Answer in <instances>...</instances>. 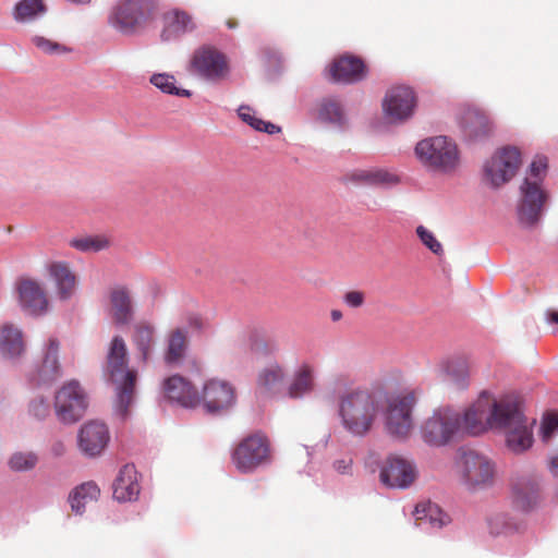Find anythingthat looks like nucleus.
Wrapping results in <instances>:
<instances>
[{
  "label": "nucleus",
  "instance_id": "37998d69",
  "mask_svg": "<svg viewBox=\"0 0 558 558\" xmlns=\"http://www.w3.org/2000/svg\"><path fill=\"white\" fill-rule=\"evenodd\" d=\"M416 234L422 241V243L426 247H428L434 254L441 255L444 253L442 245L440 244V242L424 226H418L416 228Z\"/></svg>",
  "mask_w": 558,
  "mask_h": 558
},
{
  "label": "nucleus",
  "instance_id": "7ed1b4c3",
  "mask_svg": "<svg viewBox=\"0 0 558 558\" xmlns=\"http://www.w3.org/2000/svg\"><path fill=\"white\" fill-rule=\"evenodd\" d=\"M547 171V158L537 156L530 166L520 190L521 198L518 206L519 221L523 226H534L542 215L547 194L542 187V181Z\"/></svg>",
  "mask_w": 558,
  "mask_h": 558
},
{
  "label": "nucleus",
  "instance_id": "f257e3e1",
  "mask_svg": "<svg viewBox=\"0 0 558 558\" xmlns=\"http://www.w3.org/2000/svg\"><path fill=\"white\" fill-rule=\"evenodd\" d=\"M106 369L116 385L114 410L118 415L125 418L134 401L137 374L135 371L128 369V349L120 336H116L109 345Z\"/></svg>",
  "mask_w": 558,
  "mask_h": 558
},
{
  "label": "nucleus",
  "instance_id": "603ef678",
  "mask_svg": "<svg viewBox=\"0 0 558 558\" xmlns=\"http://www.w3.org/2000/svg\"><path fill=\"white\" fill-rule=\"evenodd\" d=\"M330 316L333 322H338L342 318V313L339 310H332Z\"/></svg>",
  "mask_w": 558,
  "mask_h": 558
},
{
  "label": "nucleus",
  "instance_id": "393cba45",
  "mask_svg": "<svg viewBox=\"0 0 558 558\" xmlns=\"http://www.w3.org/2000/svg\"><path fill=\"white\" fill-rule=\"evenodd\" d=\"M49 275L53 280L56 293L59 300H70L76 291L77 278L64 262H53L48 267Z\"/></svg>",
  "mask_w": 558,
  "mask_h": 558
},
{
  "label": "nucleus",
  "instance_id": "2f4dec72",
  "mask_svg": "<svg viewBox=\"0 0 558 558\" xmlns=\"http://www.w3.org/2000/svg\"><path fill=\"white\" fill-rule=\"evenodd\" d=\"M286 379V371L278 363H271L264 367L257 377L258 388L268 393L276 392Z\"/></svg>",
  "mask_w": 558,
  "mask_h": 558
},
{
  "label": "nucleus",
  "instance_id": "4be33fe9",
  "mask_svg": "<svg viewBox=\"0 0 558 558\" xmlns=\"http://www.w3.org/2000/svg\"><path fill=\"white\" fill-rule=\"evenodd\" d=\"M166 398L184 408H194L199 402V396L194 386L185 378L174 375L163 383Z\"/></svg>",
  "mask_w": 558,
  "mask_h": 558
},
{
  "label": "nucleus",
  "instance_id": "a211bd4d",
  "mask_svg": "<svg viewBox=\"0 0 558 558\" xmlns=\"http://www.w3.org/2000/svg\"><path fill=\"white\" fill-rule=\"evenodd\" d=\"M60 342L56 338H50L43 350V357L31 373V381L36 385H47L57 380L61 376V365L59 363Z\"/></svg>",
  "mask_w": 558,
  "mask_h": 558
},
{
  "label": "nucleus",
  "instance_id": "20e7f679",
  "mask_svg": "<svg viewBox=\"0 0 558 558\" xmlns=\"http://www.w3.org/2000/svg\"><path fill=\"white\" fill-rule=\"evenodd\" d=\"M511 396L499 399L483 392L478 399L470 405L463 417L464 428L471 435H478L487 428H497L500 425L504 413L508 408Z\"/></svg>",
  "mask_w": 558,
  "mask_h": 558
},
{
  "label": "nucleus",
  "instance_id": "dca6fc26",
  "mask_svg": "<svg viewBox=\"0 0 558 558\" xmlns=\"http://www.w3.org/2000/svg\"><path fill=\"white\" fill-rule=\"evenodd\" d=\"M415 105V95L407 86L390 88L383 100L385 116L393 123L408 120L413 114Z\"/></svg>",
  "mask_w": 558,
  "mask_h": 558
},
{
  "label": "nucleus",
  "instance_id": "a878e982",
  "mask_svg": "<svg viewBox=\"0 0 558 558\" xmlns=\"http://www.w3.org/2000/svg\"><path fill=\"white\" fill-rule=\"evenodd\" d=\"M113 497L118 501L135 500L140 494L137 471L133 464H125L121 468L114 483Z\"/></svg>",
  "mask_w": 558,
  "mask_h": 558
},
{
  "label": "nucleus",
  "instance_id": "4468645a",
  "mask_svg": "<svg viewBox=\"0 0 558 558\" xmlns=\"http://www.w3.org/2000/svg\"><path fill=\"white\" fill-rule=\"evenodd\" d=\"M521 165V154L515 147H506L494 155L485 165V181L499 187L511 180Z\"/></svg>",
  "mask_w": 558,
  "mask_h": 558
},
{
  "label": "nucleus",
  "instance_id": "b1692460",
  "mask_svg": "<svg viewBox=\"0 0 558 558\" xmlns=\"http://www.w3.org/2000/svg\"><path fill=\"white\" fill-rule=\"evenodd\" d=\"M19 299L22 308L32 315L44 314L48 308L47 294L36 280L25 279L20 282Z\"/></svg>",
  "mask_w": 558,
  "mask_h": 558
},
{
  "label": "nucleus",
  "instance_id": "72a5a7b5",
  "mask_svg": "<svg viewBox=\"0 0 558 558\" xmlns=\"http://www.w3.org/2000/svg\"><path fill=\"white\" fill-rule=\"evenodd\" d=\"M415 521L418 525L429 524L432 527H441L447 523L448 517L433 502H422L415 507Z\"/></svg>",
  "mask_w": 558,
  "mask_h": 558
},
{
  "label": "nucleus",
  "instance_id": "c03bdc74",
  "mask_svg": "<svg viewBox=\"0 0 558 558\" xmlns=\"http://www.w3.org/2000/svg\"><path fill=\"white\" fill-rule=\"evenodd\" d=\"M32 41L44 53L59 54L66 51L65 47L41 36H35Z\"/></svg>",
  "mask_w": 558,
  "mask_h": 558
},
{
  "label": "nucleus",
  "instance_id": "bb28decb",
  "mask_svg": "<svg viewBox=\"0 0 558 558\" xmlns=\"http://www.w3.org/2000/svg\"><path fill=\"white\" fill-rule=\"evenodd\" d=\"M315 388V367L303 362L293 373L292 379L288 386V395L293 399L301 398L311 393Z\"/></svg>",
  "mask_w": 558,
  "mask_h": 558
},
{
  "label": "nucleus",
  "instance_id": "58836bf2",
  "mask_svg": "<svg viewBox=\"0 0 558 558\" xmlns=\"http://www.w3.org/2000/svg\"><path fill=\"white\" fill-rule=\"evenodd\" d=\"M70 245L81 252H99L110 246V240L105 235H88L73 239Z\"/></svg>",
  "mask_w": 558,
  "mask_h": 558
},
{
  "label": "nucleus",
  "instance_id": "0eeeda50",
  "mask_svg": "<svg viewBox=\"0 0 558 558\" xmlns=\"http://www.w3.org/2000/svg\"><path fill=\"white\" fill-rule=\"evenodd\" d=\"M508 408L496 429L504 432L506 445L512 452L522 453L533 445L532 423L527 422L513 397H511Z\"/></svg>",
  "mask_w": 558,
  "mask_h": 558
},
{
  "label": "nucleus",
  "instance_id": "412c9836",
  "mask_svg": "<svg viewBox=\"0 0 558 558\" xmlns=\"http://www.w3.org/2000/svg\"><path fill=\"white\" fill-rule=\"evenodd\" d=\"M108 314L116 325H128L133 319L134 308L131 291L117 284L108 290Z\"/></svg>",
  "mask_w": 558,
  "mask_h": 558
},
{
  "label": "nucleus",
  "instance_id": "473e14b6",
  "mask_svg": "<svg viewBox=\"0 0 558 558\" xmlns=\"http://www.w3.org/2000/svg\"><path fill=\"white\" fill-rule=\"evenodd\" d=\"M100 489L94 482H86L77 486L70 495V504L73 511L83 513L86 505L96 501Z\"/></svg>",
  "mask_w": 558,
  "mask_h": 558
},
{
  "label": "nucleus",
  "instance_id": "c756f323",
  "mask_svg": "<svg viewBox=\"0 0 558 558\" xmlns=\"http://www.w3.org/2000/svg\"><path fill=\"white\" fill-rule=\"evenodd\" d=\"M345 180L363 185H388L398 183V177L379 168L355 169L345 174Z\"/></svg>",
  "mask_w": 558,
  "mask_h": 558
},
{
  "label": "nucleus",
  "instance_id": "09e8293b",
  "mask_svg": "<svg viewBox=\"0 0 558 558\" xmlns=\"http://www.w3.org/2000/svg\"><path fill=\"white\" fill-rule=\"evenodd\" d=\"M351 465L352 459L349 458L339 459L333 462V469L340 474L348 473L351 469Z\"/></svg>",
  "mask_w": 558,
  "mask_h": 558
},
{
  "label": "nucleus",
  "instance_id": "864d4df0",
  "mask_svg": "<svg viewBox=\"0 0 558 558\" xmlns=\"http://www.w3.org/2000/svg\"><path fill=\"white\" fill-rule=\"evenodd\" d=\"M236 25H238V22L235 20H233V19H230V20L227 21V26L229 28H235Z\"/></svg>",
  "mask_w": 558,
  "mask_h": 558
},
{
  "label": "nucleus",
  "instance_id": "f704fd0d",
  "mask_svg": "<svg viewBox=\"0 0 558 558\" xmlns=\"http://www.w3.org/2000/svg\"><path fill=\"white\" fill-rule=\"evenodd\" d=\"M317 119L324 123L343 125L344 113L340 102L331 97L324 98L317 106Z\"/></svg>",
  "mask_w": 558,
  "mask_h": 558
},
{
  "label": "nucleus",
  "instance_id": "e433bc0d",
  "mask_svg": "<svg viewBox=\"0 0 558 558\" xmlns=\"http://www.w3.org/2000/svg\"><path fill=\"white\" fill-rule=\"evenodd\" d=\"M46 12V7L43 0H21L13 10L15 21L25 23L33 21Z\"/></svg>",
  "mask_w": 558,
  "mask_h": 558
},
{
  "label": "nucleus",
  "instance_id": "8fccbe9b",
  "mask_svg": "<svg viewBox=\"0 0 558 558\" xmlns=\"http://www.w3.org/2000/svg\"><path fill=\"white\" fill-rule=\"evenodd\" d=\"M548 469L554 476L558 477V449L550 456Z\"/></svg>",
  "mask_w": 558,
  "mask_h": 558
},
{
  "label": "nucleus",
  "instance_id": "6ab92c4d",
  "mask_svg": "<svg viewBox=\"0 0 558 558\" xmlns=\"http://www.w3.org/2000/svg\"><path fill=\"white\" fill-rule=\"evenodd\" d=\"M511 501L522 511H530L541 500V486L534 475H517L511 480Z\"/></svg>",
  "mask_w": 558,
  "mask_h": 558
},
{
  "label": "nucleus",
  "instance_id": "9d476101",
  "mask_svg": "<svg viewBox=\"0 0 558 558\" xmlns=\"http://www.w3.org/2000/svg\"><path fill=\"white\" fill-rule=\"evenodd\" d=\"M269 461V441L262 433L243 438L232 452V462L242 473H251Z\"/></svg>",
  "mask_w": 558,
  "mask_h": 558
},
{
  "label": "nucleus",
  "instance_id": "4c0bfd02",
  "mask_svg": "<svg viewBox=\"0 0 558 558\" xmlns=\"http://www.w3.org/2000/svg\"><path fill=\"white\" fill-rule=\"evenodd\" d=\"M154 327L147 324H138L135 327L133 341L142 354V360L146 362L149 357L154 343Z\"/></svg>",
  "mask_w": 558,
  "mask_h": 558
},
{
  "label": "nucleus",
  "instance_id": "f3484780",
  "mask_svg": "<svg viewBox=\"0 0 558 558\" xmlns=\"http://www.w3.org/2000/svg\"><path fill=\"white\" fill-rule=\"evenodd\" d=\"M417 475L414 464L401 457H389L380 470V481L391 488H408Z\"/></svg>",
  "mask_w": 558,
  "mask_h": 558
},
{
  "label": "nucleus",
  "instance_id": "49530a36",
  "mask_svg": "<svg viewBox=\"0 0 558 558\" xmlns=\"http://www.w3.org/2000/svg\"><path fill=\"white\" fill-rule=\"evenodd\" d=\"M29 412L37 418H45L50 413V405L44 399L34 400L29 405Z\"/></svg>",
  "mask_w": 558,
  "mask_h": 558
},
{
  "label": "nucleus",
  "instance_id": "f8f14e48",
  "mask_svg": "<svg viewBox=\"0 0 558 558\" xmlns=\"http://www.w3.org/2000/svg\"><path fill=\"white\" fill-rule=\"evenodd\" d=\"M87 404L86 393L75 380L64 384L56 393V414L63 423L78 421L84 415Z\"/></svg>",
  "mask_w": 558,
  "mask_h": 558
},
{
  "label": "nucleus",
  "instance_id": "7c9ffc66",
  "mask_svg": "<svg viewBox=\"0 0 558 558\" xmlns=\"http://www.w3.org/2000/svg\"><path fill=\"white\" fill-rule=\"evenodd\" d=\"M165 27L161 33L163 40H170L194 29L195 24L189 13L173 10L163 16Z\"/></svg>",
  "mask_w": 558,
  "mask_h": 558
},
{
  "label": "nucleus",
  "instance_id": "ddd939ff",
  "mask_svg": "<svg viewBox=\"0 0 558 558\" xmlns=\"http://www.w3.org/2000/svg\"><path fill=\"white\" fill-rule=\"evenodd\" d=\"M191 71L208 81L219 82L228 77L229 62L221 51L205 46L193 53Z\"/></svg>",
  "mask_w": 558,
  "mask_h": 558
},
{
  "label": "nucleus",
  "instance_id": "1a4fd4ad",
  "mask_svg": "<svg viewBox=\"0 0 558 558\" xmlns=\"http://www.w3.org/2000/svg\"><path fill=\"white\" fill-rule=\"evenodd\" d=\"M460 475L468 489H484L494 485L496 465L487 456L469 450L461 456Z\"/></svg>",
  "mask_w": 558,
  "mask_h": 558
},
{
  "label": "nucleus",
  "instance_id": "2eb2a0df",
  "mask_svg": "<svg viewBox=\"0 0 558 558\" xmlns=\"http://www.w3.org/2000/svg\"><path fill=\"white\" fill-rule=\"evenodd\" d=\"M203 405L208 413H221L235 403V388L229 381L221 379H209L203 387Z\"/></svg>",
  "mask_w": 558,
  "mask_h": 558
},
{
  "label": "nucleus",
  "instance_id": "de8ad7c7",
  "mask_svg": "<svg viewBox=\"0 0 558 558\" xmlns=\"http://www.w3.org/2000/svg\"><path fill=\"white\" fill-rule=\"evenodd\" d=\"M343 302L353 308L361 307L365 302V294L359 290H352L343 295Z\"/></svg>",
  "mask_w": 558,
  "mask_h": 558
},
{
  "label": "nucleus",
  "instance_id": "6e6552de",
  "mask_svg": "<svg viewBox=\"0 0 558 558\" xmlns=\"http://www.w3.org/2000/svg\"><path fill=\"white\" fill-rule=\"evenodd\" d=\"M460 425V414L457 411L450 408H440L423 421L420 433L424 442L440 447L453 439Z\"/></svg>",
  "mask_w": 558,
  "mask_h": 558
},
{
  "label": "nucleus",
  "instance_id": "c9c22d12",
  "mask_svg": "<svg viewBox=\"0 0 558 558\" xmlns=\"http://www.w3.org/2000/svg\"><path fill=\"white\" fill-rule=\"evenodd\" d=\"M187 345L186 332L182 329H175L170 332L168 338V348L165 354V361L168 364L178 363L184 355Z\"/></svg>",
  "mask_w": 558,
  "mask_h": 558
},
{
  "label": "nucleus",
  "instance_id": "5701e85b",
  "mask_svg": "<svg viewBox=\"0 0 558 558\" xmlns=\"http://www.w3.org/2000/svg\"><path fill=\"white\" fill-rule=\"evenodd\" d=\"M329 74L335 82L355 83L366 76V65L361 58L344 54L330 64Z\"/></svg>",
  "mask_w": 558,
  "mask_h": 558
},
{
  "label": "nucleus",
  "instance_id": "3c124183",
  "mask_svg": "<svg viewBox=\"0 0 558 558\" xmlns=\"http://www.w3.org/2000/svg\"><path fill=\"white\" fill-rule=\"evenodd\" d=\"M546 318L549 323L558 324V311H547Z\"/></svg>",
  "mask_w": 558,
  "mask_h": 558
},
{
  "label": "nucleus",
  "instance_id": "c85d7f7f",
  "mask_svg": "<svg viewBox=\"0 0 558 558\" xmlns=\"http://www.w3.org/2000/svg\"><path fill=\"white\" fill-rule=\"evenodd\" d=\"M0 351L7 357H17L25 352L23 332L19 327L10 323L1 326Z\"/></svg>",
  "mask_w": 558,
  "mask_h": 558
},
{
  "label": "nucleus",
  "instance_id": "79ce46f5",
  "mask_svg": "<svg viewBox=\"0 0 558 558\" xmlns=\"http://www.w3.org/2000/svg\"><path fill=\"white\" fill-rule=\"evenodd\" d=\"M37 456L33 452H15L9 460V465L13 471H28L37 464Z\"/></svg>",
  "mask_w": 558,
  "mask_h": 558
},
{
  "label": "nucleus",
  "instance_id": "423d86ee",
  "mask_svg": "<svg viewBox=\"0 0 558 558\" xmlns=\"http://www.w3.org/2000/svg\"><path fill=\"white\" fill-rule=\"evenodd\" d=\"M415 154L424 166L444 172L453 170L459 162L457 145L447 136L422 140L415 146Z\"/></svg>",
  "mask_w": 558,
  "mask_h": 558
},
{
  "label": "nucleus",
  "instance_id": "a19ab883",
  "mask_svg": "<svg viewBox=\"0 0 558 558\" xmlns=\"http://www.w3.org/2000/svg\"><path fill=\"white\" fill-rule=\"evenodd\" d=\"M150 83L163 93L190 97L191 93L186 89H181L175 86V80L172 75L166 73L154 74L150 77Z\"/></svg>",
  "mask_w": 558,
  "mask_h": 558
},
{
  "label": "nucleus",
  "instance_id": "ea45409f",
  "mask_svg": "<svg viewBox=\"0 0 558 558\" xmlns=\"http://www.w3.org/2000/svg\"><path fill=\"white\" fill-rule=\"evenodd\" d=\"M238 114L243 122L257 131H264L268 134H274L280 131V128L277 125L255 117L250 107L241 106L238 110Z\"/></svg>",
  "mask_w": 558,
  "mask_h": 558
},
{
  "label": "nucleus",
  "instance_id": "a18cd8bd",
  "mask_svg": "<svg viewBox=\"0 0 558 558\" xmlns=\"http://www.w3.org/2000/svg\"><path fill=\"white\" fill-rule=\"evenodd\" d=\"M558 432V414L550 413L546 415L542 423V440L548 442Z\"/></svg>",
  "mask_w": 558,
  "mask_h": 558
},
{
  "label": "nucleus",
  "instance_id": "39448f33",
  "mask_svg": "<svg viewBox=\"0 0 558 558\" xmlns=\"http://www.w3.org/2000/svg\"><path fill=\"white\" fill-rule=\"evenodd\" d=\"M155 0H119L109 16V23L123 34H133L155 15Z\"/></svg>",
  "mask_w": 558,
  "mask_h": 558
},
{
  "label": "nucleus",
  "instance_id": "cd10ccee",
  "mask_svg": "<svg viewBox=\"0 0 558 558\" xmlns=\"http://www.w3.org/2000/svg\"><path fill=\"white\" fill-rule=\"evenodd\" d=\"M462 128L465 136L471 140H478L492 133L493 123L483 111L473 108L464 112Z\"/></svg>",
  "mask_w": 558,
  "mask_h": 558
},
{
  "label": "nucleus",
  "instance_id": "9b49d317",
  "mask_svg": "<svg viewBox=\"0 0 558 558\" xmlns=\"http://www.w3.org/2000/svg\"><path fill=\"white\" fill-rule=\"evenodd\" d=\"M413 392H403L387 399L385 425L388 433L395 437H407L412 427V409L415 404Z\"/></svg>",
  "mask_w": 558,
  "mask_h": 558
},
{
  "label": "nucleus",
  "instance_id": "aec40b11",
  "mask_svg": "<svg viewBox=\"0 0 558 558\" xmlns=\"http://www.w3.org/2000/svg\"><path fill=\"white\" fill-rule=\"evenodd\" d=\"M110 439L107 425L99 421L85 423L78 433V448L87 457L100 454Z\"/></svg>",
  "mask_w": 558,
  "mask_h": 558
},
{
  "label": "nucleus",
  "instance_id": "f03ea898",
  "mask_svg": "<svg viewBox=\"0 0 558 558\" xmlns=\"http://www.w3.org/2000/svg\"><path fill=\"white\" fill-rule=\"evenodd\" d=\"M378 414V402L367 389H352L339 398V416L343 428L354 435L364 436Z\"/></svg>",
  "mask_w": 558,
  "mask_h": 558
}]
</instances>
